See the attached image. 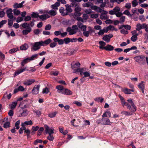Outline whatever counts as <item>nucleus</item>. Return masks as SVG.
<instances>
[{
    "label": "nucleus",
    "mask_w": 148,
    "mask_h": 148,
    "mask_svg": "<svg viewBox=\"0 0 148 148\" xmlns=\"http://www.w3.org/2000/svg\"><path fill=\"white\" fill-rule=\"evenodd\" d=\"M49 91L48 88L47 87H46L45 88L43 89L42 93H43L47 94L48 93Z\"/></svg>",
    "instance_id": "60"
},
{
    "label": "nucleus",
    "mask_w": 148,
    "mask_h": 148,
    "mask_svg": "<svg viewBox=\"0 0 148 148\" xmlns=\"http://www.w3.org/2000/svg\"><path fill=\"white\" fill-rule=\"evenodd\" d=\"M113 36L112 34H110L109 35H106L104 36L102 38V39L104 41H106L107 42H108L110 40V39Z\"/></svg>",
    "instance_id": "11"
},
{
    "label": "nucleus",
    "mask_w": 148,
    "mask_h": 148,
    "mask_svg": "<svg viewBox=\"0 0 148 148\" xmlns=\"http://www.w3.org/2000/svg\"><path fill=\"white\" fill-rule=\"evenodd\" d=\"M60 5V3L59 2H57L55 3L54 4H53L51 6V8L53 10H55L56 11L58 9Z\"/></svg>",
    "instance_id": "14"
},
{
    "label": "nucleus",
    "mask_w": 148,
    "mask_h": 148,
    "mask_svg": "<svg viewBox=\"0 0 148 148\" xmlns=\"http://www.w3.org/2000/svg\"><path fill=\"white\" fill-rule=\"evenodd\" d=\"M99 15L97 14H91L90 17L92 18H98Z\"/></svg>",
    "instance_id": "62"
},
{
    "label": "nucleus",
    "mask_w": 148,
    "mask_h": 148,
    "mask_svg": "<svg viewBox=\"0 0 148 148\" xmlns=\"http://www.w3.org/2000/svg\"><path fill=\"white\" fill-rule=\"evenodd\" d=\"M17 104V102L16 101L13 102L12 103L11 106L10 108L11 109H14Z\"/></svg>",
    "instance_id": "37"
},
{
    "label": "nucleus",
    "mask_w": 148,
    "mask_h": 148,
    "mask_svg": "<svg viewBox=\"0 0 148 148\" xmlns=\"http://www.w3.org/2000/svg\"><path fill=\"white\" fill-rule=\"evenodd\" d=\"M44 130V128L43 127H40L38 131L37 136H40Z\"/></svg>",
    "instance_id": "39"
},
{
    "label": "nucleus",
    "mask_w": 148,
    "mask_h": 148,
    "mask_svg": "<svg viewBox=\"0 0 148 148\" xmlns=\"http://www.w3.org/2000/svg\"><path fill=\"white\" fill-rule=\"evenodd\" d=\"M40 31L39 29H34V33L36 35L40 33Z\"/></svg>",
    "instance_id": "61"
},
{
    "label": "nucleus",
    "mask_w": 148,
    "mask_h": 148,
    "mask_svg": "<svg viewBox=\"0 0 148 148\" xmlns=\"http://www.w3.org/2000/svg\"><path fill=\"white\" fill-rule=\"evenodd\" d=\"M13 12L15 15H18L20 13V11L18 10L14 9L13 10Z\"/></svg>",
    "instance_id": "49"
},
{
    "label": "nucleus",
    "mask_w": 148,
    "mask_h": 148,
    "mask_svg": "<svg viewBox=\"0 0 148 148\" xmlns=\"http://www.w3.org/2000/svg\"><path fill=\"white\" fill-rule=\"evenodd\" d=\"M30 61L29 58H27L23 60L21 62V64L23 67H24L25 64L29 62Z\"/></svg>",
    "instance_id": "22"
},
{
    "label": "nucleus",
    "mask_w": 148,
    "mask_h": 148,
    "mask_svg": "<svg viewBox=\"0 0 148 148\" xmlns=\"http://www.w3.org/2000/svg\"><path fill=\"white\" fill-rule=\"evenodd\" d=\"M121 103L122 104V106L124 107L125 106H127V104H128V103H127L125 101L124 99L123 100L121 101Z\"/></svg>",
    "instance_id": "59"
},
{
    "label": "nucleus",
    "mask_w": 148,
    "mask_h": 148,
    "mask_svg": "<svg viewBox=\"0 0 148 148\" xmlns=\"http://www.w3.org/2000/svg\"><path fill=\"white\" fill-rule=\"evenodd\" d=\"M12 96V94L11 93L8 94L7 92H6L4 94L3 97V98H7L8 99H10Z\"/></svg>",
    "instance_id": "29"
},
{
    "label": "nucleus",
    "mask_w": 148,
    "mask_h": 148,
    "mask_svg": "<svg viewBox=\"0 0 148 148\" xmlns=\"http://www.w3.org/2000/svg\"><path fill=\"white\" fill-rule=\"evenodd\" d=\"M57 113V112H53L49 114V116L51 118H53L55 117L56 114Z\"/></svg>",
    "instance_id": "42"
},
{
    "label": "nucleus",
    "mask_w": 148,
    "mask_h": 148,
    "mask_svg": "<svg viewBox=\"0 0 148 148\" xmlns=\"http://www.w3.org/2000/svg\"><path fill=\"white\" fill-rule=\"evenodd\" d=\"M45 13H48L50 15L52 16H56L57 14L56 11L53 9H51L49 11H44L43 12H42V14Z\"/></svg>",
    "instance_id": "10"
},
{
    "label": "nucleus",
    "mask_w": 148,
    "mask_h": 148,
    "mask_svg": "<svg viewBox=\"0 0 148 148\" xmlns=\"http://www.w3.org/2000/svg\"><path fill=\"white\" fill-rule=\"evenodd\" d=\"M26 29L22 31V33L24 35H26L30 33L32 30V29L30 27H27Z\"/></svg>",
    "instance_id": "16"
},
{
    "label": "nucleus",
    "mask_w": 148,
    "mask_h": 148,
    "mask_svg": "<svg viewBox=\"0 0 148 148\" xmlns=\"http://www.w3.org/2000/svg\"><path fill=\"white\" fill-rule=\"evenodd\" d=\"M35 82V80L34 79H29L27 82L24 83V84L26 86H29L32 83Z\"/></svg>",
    "instance_id": "25"
},
{
    "label": "nucleus",
    "mask_w": 148,
    "mask_h": 148,
    "mask_svg": "<svg viewBox=\"0 0 148 148\" xmlns=\"http://www.w3.org/2000/svg\"><path fill=\"white\" fill-rule=\"evenodd\" d=\"M138 39L137 36L133 35L131 38V40L133 42H135Z\"/></svg>",
    "instance_id": "46"
},
{
    "label": "nucleus",
    "mask_w": 148,
    "mask_h": 148,
    "mask_svg": "<svg viewBox=\"0 0 148 148\" xmlns=\"http://www.w3.org/2000/svg\"><path fill=\"white\" fill-rule=\"evenodd\" d=\"M84 68H78L74 69V71L73 72V73H75L77 72H83V71H84Z\"/></svg>",
    "instance_id": "33"
},
{
    "label": "nucleus",
    "mask_w": 148,
    "mask_h": 148,
    "mask_svg": "<svg viewBox=\"0 0 148 148\" xmlns=\"http://www.w3.org/2000/svg\"><path fill=\"white\" fill-rule=\"evenodd\" d=\"M82 10L81 8L79 5L76 7L75 8V12L74 13V15L76 16H80L82 13L80 12Z\"/></svg>",
    "instance_id": "6"
},
{
    "label": "nucleus",
    "mask_w": 148,
    "mask_h": 148,
    "mask_svg": "<svg viewBox=\"0 0 148 148\" xmlns=\"http://www.w3.org/2000/svg\"><path fill=\"white\" fill-rule=\"evenodd\" d=\"M31 16L32 18H37L39 17V15L37 13L34 12H33L31 14Z\"/></svg>",
    "instance_id": "48"
},
{
    "label": "nucleus",
    "mask_w": 148,
    "mask_h": 148,
    "mask_svg": "<svg viewBox=\"0 0 148 148\" xmlns=\"http://www.w3.org/2000/svg\"><path fill=\"white\" fill-rule=\"evenodd\" d=\"M28 114V112L27 110H23V112L19 114V116H27Z\"/></svg>",
    "instance_id": "24"
},
{
    "label": "nucleus",
    "mask_w": 148,
    "mask_h": 148,
    "mask_svg": "<svg viewBox=\"0 0 148 148\" xmlns=\"http://www.w3.org/2000/svg\"><path fill=\"white\" fill-rule=\"evenodd\" d=\"M42 46V45L41 41L36 42L33 45L32 49L34 51H37Z\"/></svg>",
    "instance_id": "5"
},
{
    "label": "nucleus",
    "mask_w": 148,
    "mask_h": 148,
    "mask_svg": "<svg viewBox=\"0 0 148 148\" xmlns=\"http://www.w3.org/2000/svg\"><path fill=\"white\" fill-rule=\"evenodd\" d=\"M65 6L66 8V12L67 13V15L69 13L71 12H72L73 10L71 8V5H70L69 4H67Z\"/></svg>",
    "instance_id": "17"
},
{
    "label": "nucleus",
    "mask_w": 148,
    "mask_h": 148,
    "mask_svg": "<svg viewBox=\"0 0 148 148\" xmlns=\"http://www.w3.org/2000/svg\"><path fill=\"white\" fill-rule=\"evenodd\" d=\"M144 82L143 81H142L138 85L139 88L141 89H144Z\"/></svg>",
    "instance_id": "40"
},
{
    "label": "nucleus",
    "mask_w": 148,
    "mask_h": 148,
    "mask_svg": "<svg viewBox=\"0 0 148 148\" xmlns=\"http://www.w3.org/2000/svg\"><path fill=\"white\" fill-rule=\"evenodd\" d=\"M59 11L62 16H65L67 15V13L65 12V9L63 7H60Z\"/></svg>",
    "instance_id": "19"
},
{
    "label": "nucleus",
    "mask_w": 148,
    "mask_h": 148,
    "mask_svg": "<svg viewBox=\"0 0 148 148\" xmlns=\"http://www.w3.org/2000/svg\"><path fill=\"white\" fill-rule=\"evenodd\" d=\"M10 124L9 122H6L4 123L3 126L4 128H7L10 127Z\"/></svg>",
    "instance_id": "38"
},
{
    "label": "nucleus",
    "mask_w": 148,
    "mask_h": 148,
    "mask_svg": "<svg viewBox=\"0 0 148 148\" xmlns=\"http://www.w3.org/2000/svg\"><path fill=\"white\" fill-rule=\"evenodd\" d=\"M57 45V43L53 42L50 43L49 45L50 47L52 48H53L55 47Z\"/></svg>",
    "instance_id": "58"
},
{
    "label": "nucleus",
    "mask_w": 148,
    "mask_h": 148,
    "mask_svg": "<svg viewBox=\"0 0 148 148\" xmlns=\"http://www.w3.org/2000/svg\"><path fill=\"white\" fill-rule=\"evenodd\" d=\"M13 20L11 19H8V25L9 27L10 28L13 25Z\"/></svg>",
    "instance_id": "43"
},
{
    "label": "nucleus",
    "mask_w": 148,
    "mask_h": 148,
    "mask_svg": "<svg viewBox=\"0 0 148 148\" xmlns=\"http://www.w3.org/2000/svg\"><path fill=\"white\" fill-rule=\"evenodd\" d=\"M132 5L133 7H135L138 5V2L137 0H134L132 2Z\"/></svg>",
    "instance_id": "41"
},
{
    "label": "nucleus",
    "mask_w": 148,
    "mask_h": 148,
    "mask_svg": "<svg viewBox=\"0 0 148 148\" xmlns=\"http://www.w3.org/2000/svg\"><path fill=\"white\" fill-rule=\"evenodd\" d=\"M65 44H67L70 42V38H64L63 40Z\"/></svg>",
    "instance_id": "53"
},
{
    "label": "nucleus",
    "mask_w": 148,
    "mask_h": 148,
    "mask_svg": "<svg viewBox=\"0 0 148 148\" xmlns=\"http://www.w3.org/2000/svg\"><path fill=\"white\" fill-rule=\"evenodd\" d=\"M40 85H35L32 91V92L33 94L36 95L38 94L39 92Z\"/></svg>",
    "instance_id": "8"
},
{
    "label": "nucleus",
    "mask_w": 148,
    "mask_h": 148,
    "mask_svg": "<svg viewBox=\"0 0 148 148\" xmlns=\"http://www.w3.org/2000/svg\"><path fill=\"white\" fill-rule=\"evenodd\" d=\"M146 24L143 23L141 24L140 23H138L136 25V30L137 31H139L142 29H145Z\"/></svg>",
    "instance_id": "12"
},
{
    "label": "nucleus",
    "mask_w": 148,
    "mask_h": 148,
    "mask_svg": "<svg viewBox=\"0 0 148 148\" xmlns=\"http://www.w3.org/2000/svg\"><path fill=\"white\" fill-rule=\"evenodd\" d=\"M89 33L90 32L86 30L83 32V34L85 36L88 37L89 36Z\"/></svg>",
    "instance_id": "52"
},
{
    "label": "nucleus",
    "mask_w": 148,
    "mask_h": 148,
    "mask_svg": "<svg viewBox=\"0 0 148 148\" xmlns=\"http://www.w3.org/2000/svg\"><path fill=\"white\" fill-rule=\"evenodd\" d=\"M22 7V5L20 3H15L14 5H13V7L14 8L17 9L19 8H21Z\"/></svg>",
    "instance_id": "36"
},
{
    "label": "nucleus",
    "mask_w": 148,
    "mask_h": 148,
    "mask_svg": "<svg viewBox=\"0 0 148 148\" xmlns=\"http://www.w3.org/2000/svg\"><path fill=\"white\" fill-rule=\"evenodd\" d=\"M60 92L62 94L66 95H70L72 94V93L71 91L66 89H64L63 90L61 91Z\"/></svg>",
    "instance_id": "20"
},
{
    "label": "nucleus",
    "mask_w": 148,
    "mask_h": 148,
    "mask_svg": "<svg viewBox=\"0 0 148 148\" xmlns=\"http://www.w3.org/2000/svg\"><path fill=\"white\" fill-rule=\"evenodd\" d=\"M52 41V40L50 38L44 40V41H41L42 46H45L50 44Z\"/></svg>",
    "instance_id": "21"
},
{
    "label": "nucleus",
    "mask_w": 148,
    "mask_h": 148,
    "mask_svg": "<svg viewBox=\"0 0 148 148\" xmlns=\"http://www.w3.org/2000/svg\"><path fill=\"white\" fill-rule=\"evenodd\" d=\"M124 27L125 29L128 30H130L131 28V26L128 25H124Z\"/></svg>",
    "instance_id": "64"
},
{
    "label": "nucleus",
    "mask_w": 148,
    "mask_h": 148,
    "mask_svg": "<svg viewBox=\"0 0 148 148\" xmlns=\"http://www.w3.org/2000/svg\"><path fill=\"white\" fill-rule=\"evenodd\" d=\"M52 134H49V136L47 137V139L51 141H52L54 139V137L52 135H51Z\"/></svg>",
    "instance_id": "47"
},
{
    "label": "nucleus",
    "mask_w": 148,
    "mask_h": 148,
    "mask_svg": "<svg viewBox=\"0 0 148 148\" xmlns=\"http://www.w3.org/2000/svg\"><path fill=\"white\" fill-rule=\"evenodd\" d=\"M45 128V131L46 134H53L54 133L53 131L54 129L52 127L50 128L49 126L46 125H44Z\"/></svg>",
    "instance_id": "7"
},
{
    "label": "nucleus",
    "mask_w": 148,
    "mask_h": 148,
    "mask_svg": "<svg viewBox=\"0 0 148 148\" xmlns=\"http://www.w3.org/2000/svg\"><path fill=\"white\" fill-rule=\"evenodd\" d=\"M96 123L98 124H101L103 125H110L112 123L110 121L109 119L104 117L97 120L96 121Z\"/></svg>",
    "instance_id": "1"
},
{
    "label": "nucleus",
    "mask_w": 148,
    "mask_h": 148,
    "mask_svg": "<svg viewBox=\"0 0 148 148\" xmlns=\"http://www.w3.org/2000/svg\"><path fill=\"white\" fill-rule=\"evenodd\" d=\"M123 91L126 94H131V92H134V90L133 89H130L125 88L123 90Z\"/></svg>",
    "instance_id": "26"
},
{
    "label": "nucleus",
    "mask_w": 148,
    "mask_h": 148,
    "mask_svg": "<svg viewBox=\"0 0 148 148\" xmlns=\"http://www.w3.org/2000/svg\"><path fill=\"white\" fill-rule=\"evenodd\" d=\"M35 20L33 19L31 21L30 23H24L21 24L22 27L23 28H26L27 27H30L31 28L33 27L34 25Z\"/></svg>",
    "instance_id": "4"
},
{
    "label": "nucleus",
    "mask_w": 148,
    "mask_h": 148,
    "mask_svg": "<svg viewBox=\"0 0 148 148\" xmlns=\"http://www.w3.org/2000/svg\"><path fill=\"white\" fill-rule=\"evenodd\" d=\"M134 59L135 61L140 64H144L145 62V57L143 55H140L135 57Z\"/></svg>",
    "instance_id": "3"
},
{
    "label": "nucleus",
    "mask_w": 148,
    "mask_h": 148,
    "mask_svg": "<svg viewBox=\"0 0 148 148\" xmlns=\"http://www.w3.org/2000/svg\"><path fill=\"white\" fill-rule=\"evenodd\" d=\"M73 1V0L71 1L72 3H71V5L73 7L76 8L77 6L79 5V3Z\"/></svg>",
    "instance_id": "28"
},
{
    "label": "nucleus",
    "mask_w": 148,
    "mask_h": 148,
    "mask_svg": "<svg viewBox=\"0 0 148 148\" xmlns=\"http://www.w3.org/2000/svg\"><path fill=\"white\" fill-rule=\"evenodd\" d=\"M111 113L109 111L107 110L105 111L104 113L102 115V117H110L111 116Z\"/></svg>",
    "instance_id": "23"
},
{
    "label": "nucleus",
    "mask_w": 148,
    "mask_h": 148,
    "mask_svg": "<svg viewBox=\"0 0 148 148\" xmlns=\"http://www.w3.org/2000/svg\"><path fill=\"white\" fill-rule=\"evenodd\" d=\"M5 57V55L2 52H0V59L1 60H4Z\"/></svg>",
    "instance_id": "63"
},
{
    "label": "nucleus",
    "mask_w": 148,
    "mask_h": 148,
    "mask_svg": "<svg viewBox=\"0 0 148 148\" xmlns=\"http://www.w3.org/2000/svg\"><path fill=\"white\" fill-rule=\"evenodd\" d=\"M56 88L58 90L63 91L64 89L63 87L61 85H59L56 86Z\"/></svg>",
    "instance_id": "54"
},
{
    "label": "nucleus",
    "mask_w": 148,
    "mask_h": 148,
    "mask_svg": "<svg viewBox=\"0 0 148 148\" xmlns=\"http://www.w3.org/2000/svg\"><path fill=\"white\" fill-rule=\"evenodd\" d=\"M51 28V26L50 24H48L46 25L45 29V30H50Z\"/></svg>",
    "instance_id": "51"
},
{
    "label": "nucleus",
    "mask_w": 148,
    "mask_h": 148,
    "mask_svg": "<svg viewBox=\"0 0 148 148\" xmlns=\"http://www.w3.org/2000/svg\"><path fill=\"white\" fill-rule=\"evenodd\" d=\"M50 17V16H49L47 14H43L40 16L39 15L38 17L42 20L45 21Z\"/></svg>",
    "instance_id": "18"
},
{
    "label": "nucleus",
    "mask_w": 148,
    "mask_h": 148,
    "mask_svg": "<svg viewBox=\"0 0 148 148\" xmlns=\"http://www.w3.org/2000/svg\"><path fill=\"white\" fill-rule=\"evenodd\" d=\"M18 50V48H14L9 51V53H13L17 51Z\"/></svg>",
    "instance_id": "44"
},
{
    "label": "nucleus",
    "mask_w": 148,
    "mask_h": 148,
    "mask_svg": "<svg viewBox=\"0 0 148 148\" xmlns=\"http://www.w3.org/2000/svg\"><path fill=\"white\" fill-rule=\"evenodd\" d=\"M80 64L79 62H76L74 64H71V68L73 69H74L78 68L80 66Z\"/></svg>",
    "instance_id": "30"
},
{
    "label": "nucleus",
    "mask_w": 148,
    "mask_h": 148,
    "mask_svg": "<svg viewBox=\"0 0 148 148\" xmlns=\"http://www.w3.org/2000/svg\"><path fill=\"white\" fill-rule=\"evenodd\" d=\"M125 16H122L120 18V21H119V23L122 24L125 21Z\"/></svg>",
    "instance_id": "45"
},
{
    "label": "nucleus",
    "mask_w": 148,
    "mask_h": 148,
    "mask_svg": "<svg viewBox=\"0 0 148 148\" xmlns=\"http://www.w3.org/2000/svg\"><path fill=\"white\" fill-rule=\"evenodd\" d=\"M127 108L132 112H135L136 110V107L134 104L130 105L128 103L127 104Z\"/></svg>",
    "instance_id": "9"
},
{
    "label": "nucleus",
    "mask_w": 148,
    "mask_h": 148,
    "mask_svg": "<svg viewBox=\"0 0 148 148\" xmlns=\"http://www.w3.org/2000/svg\"><path fill=\"white\" fill-rule=\"evenodd\" d=\"M24 123L27 125H31L33 124V123L31 120L29 121H25L24 122Z\"/></svg>",
    "instance_id": "55"
},
{
    "label": "nucleus",
    "mask_w": 148,
    "mask_h": 148,
    "mask_svg": "<svg viewBox=\"0 0 148 148\" xmlns=\"http://www.w3.org/2000/svg\"><path fill=\"white\" fill-rule=\"evenodd\" d=\"M92 3L88 2L86 3H84L82 4V6L84 7H91Z\"/></svg>",
    "instance_id": "32"
},
{
    "label": "nucleus",
    "mask_w": 148,
    "mask_h": 148,
    "mask_svg": "<svg viewBox=\"0 0 148 148\" xmlns=\"http://www.w3.org/2000/svg\"><path fill=\"white\" fill-rule=\"evenodd\" d=\"M12 10L11 9H9L8 10L6 11L7 16L10 19L13 18V14L12 13Z\"/></svg>",
    "instance_id": "13"
},
{
    "label": "nucleus",
    "mask_w": 148,
    "mask_h": 148,
    "mask_svg": "<svg viewBox=\"0 0 148 148\" xmlns=\"http://www.w3.org/2000/svg\"><path fill=\"white\" fill-rule=\"evenodd\" d=\"M28 48V45L26 44H24L23 45L21 46L20 47V49L21 50H26Z\"/></svg>",
    "instance_id": "31"
},
{
    "label": "nucleus",
    "mask_w": 148,
    "mask_h": 148,
    "mask_svg": "<svg viewBox=\"0 0 148 148\" xmlns=\"http://www.w3.org/2000/svg\"><path fill=\"white\" fill-rule=\"evenodd\" d=\"M98 7L96 5H94L92 3L90 8L92 10H94L96 11Z\"/></svg>",
    "instance_id": "57"
},
{
    "label": "nucleus",
    "mask_w": 148,
    "mask_h": 148,
    "mask_svg": "<svg viewBox=\"0 0 148 148\" xmlns=\"http://www.w3.org/2000/svg\"><path fill=\"white\" fill-rule=\"evenodd\" d=\"M121 113L127 116L132 115L133 114V113L131 112H129L125 111H123Z\"/></svg>",
    "instance_id": "34"
},
{
    "label": "nucleus",
    "mask_w": 148,
    "mask_h": 148,
    "mask_svg": "<svg viewBox=\"0 0 148 148\" xmlns=\"http://www.w3.org/2000/svg\"><path fill=\"white\" fill-rule=\"evenodd\" d=\"M33 112L34 113L36 114V115L39 117L40 116V115L41 114V111L39 110H34Z\"/></svg>",
    "instance_id": "50"
},
{
    "label": "nucleus",
    "mask_w": 148,
    "mask_h": 148,
    "mask_svg": "<svg viewBox=\"0 0 148 148\" xmlns=\"http://www.w3.org/2000/svg\"><path fill=\"white\" fill-rule=\"evenodd\" d=\"M123 14L126 15L127 16H132L133 14L131 15L130 14V12L128 10H125L123 12Z\"/></svg>",
    "instance_id": "56"
},
{
    "label": "nucleus",
    "mask_w": 148,
    "mask_h": 148,
    "mask_svg": "<svg viewBox=\"0 0 148 148\" xmlns=\"http://www.w3.org/2000/svg\"><path fill=\"white\" fill-rule=\"evenodd\" d=\"M26 67H24L23 68H21L17 70L14 73V77L18 75L20 73L25 71L26 70Z\"/></svg>",
    "instance_id": "15"
},
{
    "label": "nucleus",
    "mask_w": 148,
    "mask_h": 148,
    "mask_svg": "<svg viewBox=\"0 0 148 148\" xmlns=\"http://www.w3.org/2000/svg\"><path fill=\"white\" fill-rule=\"evenodd\" d=\"M78 29L77 26L76 25H73L71 27H68L66 29V31L69 32V35H71L76 34Z\"/></svg>",
    "instance_id": "2"
},
{
    "label": "nucleus",
    "mask_w": 148,
    "mask_h": 148,
    "mask_svg": "<svg viewBox=\"0 0 148 148\" xmlns=\"http://www.w3.org/2000/svg\"><path fill=\"white\" fill-rule=\"evenodd\" d=\"M114 48V47L111 45H108L106 46V50L108 51H111L113 50Z\"/></svg>",
    "instance_id": "27"
},
{
    "label": "nucleus",
    "mask_w": 148,
    "mask_h": 148,
    "mask_svg": "<svg viewBox=\"0 0 148 148\" xmlns=\"http://www.w3.org/2000/svg\"><path fill=\"white\" fill-rule=\"evenodd\" d=\"M38 56V54H35L32 55L31 57L29 58V60H30L31 61L32 60H33L37 58Z\"/></svg>",
    "instance_id": "35"
}]
</instances>
